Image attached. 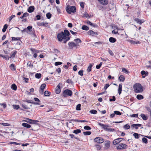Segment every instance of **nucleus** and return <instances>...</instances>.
Segmentation results:
<instances>
[{"label": "nucleus", "mask_w": 151, "mask_h": 151, "mask_svg": "<svg viewBox=\"0 0 151 151\" xmlns=\"http://www.w3.org/2000/svg\"><path fill=\"white\" fill-rule=\"evenodd\" d=\"M142 142L145 144L147 143V139L145 137H143L142 139Z\"/></svg>", "instance_id": "37"}, {"label": "nucleus", "mask_w": 151, "mask_h": 151, "mask_svg": "<svg viewBox=\"0 0 151 151\" xmlns=\"http://www.w3.org/2000/svg\"><path fill=\"white\" fill-rule=\"evenodd\" d=\"M60 88H57L55 90V92L57 94H59L60 92Z\"/></svg>", "instance_id": "55"}, {"label": "nucleus", "mask_w": 151, "mask_h": 151, "mask_svg": "<svg viewBox=\"0 0 151 151\" xmlns=\"http://www.w3.org/2000/svg\"><path fill=\"white\" fill-rule=\"evenodd\" d=\"M137 99L138 100H141L144 98L143 96L139 94L137 95L136 96Z\"/></svg>", "instance_id": "27"}, {"label": "nucleus", "mask_w": 151, "mask_h": 151, "mask_svg": "<svg viewBox=\"0 0 151 151\" xmlns=\"http://www.w3.org/2000/svg\"><path fill=\"white\" fill-rule=\"evenodd\" d=\"M68 45L70 49H72L74 47H76L77 45V44L72 42H69L68 43Z\"/></svg>", "instance_id": "9"}, {"label": "nucleus", "mask_w": 151, "mask_h": 151, "mask_svg": "<svg viewBox=\"0 0 151 151\" xmlns=\"http://www.w3.org/2000/svg\"><path fill=\"white\" fill-rule=\"evenodd\" d=\"M22 106L25 109H28L29 108L28 106L24 104H22Z\"/></svg>", "instance_id": "47"}, {"label": "nucleus", "mask_w": 151, "mask_h": 151, "mask_svg": "<svg viewBox=\"0 0 151 151\" xmlns=\"http://www.w3.org/2000/svg\"><path fill=\"white\" fill-rule=\"evenodd\" d=\"M138 114H132V115H131V117H137L138 116Z\"/></svg>", "instance_id": "56"}, {"label": "nucleus", "mask_w": 151, "mask_h": 151, "mask_svg": "<svg viewBox=\"0 0 151 151\" xmlns=\"http://www.w3.org/2000/svg\"><path fill=\"white\" fill-rule=\"evenodd\" d=\"M141 74L142 75H145V76L148 75V73L147 72H145L144 70H142L141 72Z\"/></svg>", "instance_id": "40"}, {"label": "nucleus", "mask_w": 151, "mask_h": 151, "mask_svg": "<svg viewBox=\"0 0 151 151\" xmlns=\"http://www.w3.org/2000/svg\"><path fill=\"white\" fill-rule=\"evenodd\" d=\"M64 34L67 37H69V36L70 35V33L68 30L67 29L64 30Z\"/></svg>", "instance_id": "16"}, {"label": "nucleus", "mask_w": 151, "mask_h": 151, "mask_svg": "<svg viewBox=\"0 0 151 151\" xmlns=\"http://www.w3.org/2000/svg\"><path fill=\"white\" fill-rule=\"evenodd\" d=\"M109 41L111 43H114L116 42V40L113 37H110L109 38Z\"/></svg>", "instance_id": "20"}, {"label": "nucleus", "mask_w": 151, "mask_h": 151, "mask_svg": "<svg viewBox=\"0 0 151 151\" xmlns=\"http://www.w3.org/2000/svg\"><path fill=\"white\" fill-rule=\"evenodd\" d=\"M101 127H102V129L108 132H113L115 131V129L111 128H109V126L108 125H104L101 123L98 124Z\"/></svg>", "instance_id": "3"}, {"label": "nucleus", "mask_w": 151, "mask_h": 151, "mask_svg": "<svg viewBox=\"0 0 151 151\" xmlns=\"http://www.w3.org/2000/svg\"><path fill=\"white\" fill-rule=\"evenodd\" d=\"M57 38L58 40L60 42H62L64 40L63 42L65 43L66 42L70 40V37H66L64 34V32H61L58 33L57 35Z\"/></svg>", "instance_id": "1"}, {"label": "nucleus", "mask_w": 151, "mask_h": 151, "mask_svg": "<svg viewBox=\"0 0 151 151\" xmlns=\"http://www.w3.org/2000/svg\"><path fill=\"white\" fill-rule=\"evenodd\" d=\"M45 24H47L48 23H46L45 24L44 22H37V25L39 26L42 25L44 26L45 27L46 26V25H45Z\"/></svg>", "instance_id": "35"}, {"label": "nucleus", "mask_w": 151, "mask_h": 151, "mask_svg": "<svg viewBox=\"0 0 151 151\" xmlns=\"http://www.w3.org/2000/svg\"><path fill=\"white\" fill-rule=\"evenodd\" d=\"M46 86V84L45 83H43L41 85V86L40 87V89L43 90H44V89L45 88Z\"/></svg>", "instance_id": "33"}, {"label": "nucleus", "mask_w": 151, "mask_h": 151, "mask_svg": "<svg viewBox=\"0 0 151 151\" xmlns=\"http://www.w3.org/2000/svg\"><path fill=\"white\" fill-rule=\"evenodd\" d=\"M142 126V125L140 124H133L131 125V127L132 128H134L136 129H138L139 127H140Z\"/></svg>", "instance_id": "11"}, {"label": "nucleus", "mask_w": 151, "mask_h": 151, "mask_svg": "<svg viewBox=\"0 0 151 151\" xmlns=\"http://www.w3.org/2000/svg\"><path fill=\"white\" fill-rule=\"evenodd\" d=\"M35 10V7L34 6H30L27 9V11L29 13H31L33 12Z\"/></svg>", "instance_id": "14"}, {"label": "nucleus", "mask_w": 151, "mask_h": 151, "mask_svg": "<svg viewBox=\"0 0 151 151\" xmlns=\"http://www.w3.org/2000/svg\"><path fill=\"white\" fill-rule=\"evenodd\" d=\"M90 112L93 114H96L97 113V111L95 110H91L90 111Z\"/></svg>", "instance_id": "44"}, {"label": "nucleus", "mask_w": 151, "mask_h": 151, "mask_svg": "<svg viewBox=\"0 0 151 151\" xmlns=\"http://www.w3.org/2000/svg\"><path fill=\"white\" fill-rule=\"evenodd\" d=\"M116 147L117 149L118 150H124L127 148L128 146L126 144L120 143Z\"/></svg>", "instance_id": "6"}, {"label": "nucleus", "mask_w": 151, "mask_h": 151, "mask_svg": "<svg viewBox=\"0 0 151 151\" xmlns=\"http://www.w3.org/2000/svg\"><path fill=\"white\" fill-rule=\"evenodd\" d=\"M56 71L58 73H59L61 72V69L60 68H58L56 70Z\"/></svg>", "instance_id": "62"}, {"label": "nucleus", "mask_w": 151, "mask_h": 151, "mask_svg": "<svg viewBox=\"0 0 151 151\" xmlns=\"http://www.w3.org/2000/svg\"><path fill=\"white\" fill-rule=\"evenodd\" d=\"M52 14L50 13H47L46 14V16L47 18L48 19H50L51 18Z\"/></svg>", "instance_id": "42"}, {"label": "nucleus", "mask_w": 151, "mask_h": 151, "mask_svg": "<svg viewBox=\"0 0 151 151\" xmlns=\"http://www.w3.org/2000/svg\"><path fill=\"white\" fill-rule=\"evenodd\" d=\"M26 120H24V121L31 124H36L39 122V121L37 120H33L29 118H25Z\"/></svg>", "instance_id": "7"}, {"label": "nucleus", "mask_w": 151, "mask_h": 151, "mask_svg": "<svg viewBox=\"0 0 151 151\" xmlns=\"http://www.w3.org/2000/svg\"><path fill=\"white\" fill-rule=\"evenodd\" d=\"M122 72L127 74L129 73V72L126 69L124 68H122Z\"/></svg>", "instance_id": "28"}, {"label": "nucleus", "mask_w": 151, "mask_h": 151, "mask_svg": "<svg viewBox=\"0 0 151 151\" xmlns=\"http://www.w3.org/2000/svg\"><path fill=\"white\" fill-rule=\"evenodd\" d=\"M105 146L106 147H109L110 146V142L109 141H108L107 142H106L105 143Z\"/></svg>", "instance_id": "61"}, {"label": "nucleus", "mask_w": 151, "mask_h": 151, "mask_svg": "<svg viewBox=\"0 0 151 151\" xmlns=\"http://www.w3.org/2000/svg\"><path fill=\"white\" fill-rule=\"evenodd\" d=\"M101 2V4L105 5L107 4L108 3V0H97Z\"/></svg>", "instance_id": "13"}, {"label": "nucleus", "mask_w": 151, "mask_h": 151, "mask_svg": "<svg viewBox=\"0 0 151 151\" xmlns=\"http://www.w3.org/2000/svg\"><path fill=\"white\" fill-rule=\"evenodd\" d=\"M9 67L10 68L13 70H16L15 66L14 64H11Z\"/></svg>", "instance_id": "19"}, {"label": "nucleus", "mask_w": 151, "mask_h": 151, "mask_svg": "<svg viewBox=\"0 0 151 151\" xmlns=\"http://www.w3.org/2000/svg\"><path fill=\"white\" fill-rule=\"evenodd\" d=\"M74 41H75V42H77L78 43H81V40H80L79 38H77V39H75L74 40Z\"/></svg>", "instance_id": "59"}, {"label": "nucleus", "mask_w": 151, "mask_h": 151, "mask_svg": "<svg viewBox=\"0 0 151 151\" xmlns=\"http://www.w3.org/2000/svg\"><path fill=\"white\" fill-rule=\"evenodd\" d=\"M81 104H79L77 105L76 107V109L77 110L79 111L81 110Z\"/></svg>", "instance_id": "46"}, {"label": "nucleus", "mask_w": 151, "mask_h": 151, "mask_svg": "<svg viewBox=\"0 0 151 151\" xmlns=\"http://www.w3.org/2000/svg\"><path fill=\"white\" fill-rule=\"evenodd\" d=\"M83 70H81L78 72V74L79 75H81L82 76L83 75Z\"/></svg>", "instance_id": "53"}, {"label": "nucleus", "mask_w": 151, "mask_h": 151, "mask_svg": "<svg viewBox=\"0 0 151 151\" xmlns=\"http://www.w3.org/2000/svg\"><path fill=\"white\" fill-rule=\"evenodd\" d=\"M102 62H101L100 63V64H99V65H96V68L97 69H99L102 65Z\"/></svg>", "instance_id": "54"}, {"label": "nucleus", "mask_w": 151, "mask_h": 151, "mask_svg": "<svg viewBox=\"0 0 151 151\" xmlns=\"http://www.w3.org/2000/svg\"><path fill=\"white\" fill-rule=\"evenodd\" d=\"M114 113L115 114L118 115H120L122 114L121 113L118 111H114Z\"/></svg>", "instance_id": "52"}, {"label": "nucleus", "mask_w": 151, "mask_h": 151, "mask_svg": "<svg viewBox=\"0 0 151 151\" xmlns=\"http://www.w3.org/2000/svg\"><path fill=\"white\" fill-rule=\"evenodd\" d=\"M91 131L84 132H83V134L85 135H89L91 134Z\"/></svg>", "instance_id": "34"}, {"label": "nucleus", "mask_w": 151, "mask_h": 151, "mask_svg": "<svg viewBox=\"0 0 151 151\" xmlns=\"http://www.w3.org/2000/svg\"><path fill=\"white\" fill-rule=\"evenodd\" d=\"M134 91L136 93H141L143 91V89L142 85L139 83H136L133 86Z\"/></svg>", "instance_id": "2"}, {"label": "nucleus", "mask_w": 151, "mask_h": 151, "mask_svg": "<svg viewBox=\"0 0 151 151\" xmlns=\"http://www.w3.org/2000/svg\"><path fill=\"white\" fill-rule=\"evenodd\" d=\"M140 116L143 120H146L147 119V117L145 114H142Z\"/></svg>", "instance_id": "24"}, {"label": "nucleus", "mask_w": 151, "mask_h": 151, "mask_svg": "<svg viewBox=\"0 0 151 151\" xmlns=\"http://www.w3.org/2000/svg\"><path fill=\"white\" fill-rule=\"evenodd\" d=\"M133 135L136 139H138L139 138V136L138 133H134Z\"/></svg>", "instance_id": "43"}, {"label": "nucleus", "mask_w": 151, "mask_h": 151, "mask_svg": "<svg viewBox=\"0 0 151 151\" xmlns=\"http://www.w3.org/2000/svg\"><path fill=\"white\" fill-rule=\"evenodd\" d=\"M66 11L68 13L71 14L72 13L76 12V9L75 6H70L66 8Z\"/></svg>", "instance_id": "4"}, {"label": "nucleus", "mask_w": 151, "mask_h": 151, "mask_svg": "<svg viewBox=\"0 0 151 151\" xmlns=\"http://www.w3.org/2000/svg\"><path fill=\"white\" fill-rule=\"evenodd\" d=\"M123 127L125 129H130V126L128 124H126Z\"/></svg>", "instance_id": "39"}, {"label": "nucleus", "mask_w": 151, "mask_h": 151, "mask_svg": "<svg viewBox=\"0 0 151 151\" xmlns=\"http://www.w3.org/2000/svg\"><path fill=\"white\" fill-rule=\"evenodd\" d=\"M17 52L16 51H14L13 52H11L10 54V58H14L15 57Z\"/></svg>", "instance_id": "15"}, {"label": "nucleus", "mask_w": 151, "mask_h": 151, "mask_svg": "<svg viewBox=\"0 0 151 151\" xmlns=\"http://www.w3.org/2000/svg\"><path fill=\"white\" fill-rule=\"evenodd\" d=\"M84 3L83 2H81L80 3L81 6L82 8H83L84 6Z\"/></svg>", "instance_id": "64"}, {"label": "nucleus", "mask_w": 151, "mask_h": 151, "mask_svg": "<svg viewBox=\"0 0 151 151\" xmlns=\"http://www.w3.org/2000/svg\"><path fill=\"white\" fill-rule=\"evenodd\" d=\"M82 29L85 30H88L89 29V28L86 25H83L82 26Z\"/></svg>", "instance_id": "29"}, {"label": "nucleus", "mask_w": 151, "mask_h": 151, "mask_svg": "<svg viewBox=\"0 0 151 151\" xmlns=\"http://www.w3.org/2000/svg\"><path fill=\"white\" fill-rule=\"evenodd\" d=\"M109 86H110V85L109 84H108V83L106 84L105 85V86L104 87V89L105 90H106L107 89V88Z\"/></svg>", "instance_id": "57"}, {"label": "nucleus", "mask_w": 151, "mask_h": 151, "mask_svg": "<svg viewBox=\"0 0 151 151\" xmlns=\"http://www.w3.org/2000/svg\"><path fill=\"white\" fill-rule=\"evenodd\" d=\"M34 100L35 101H36V102L39 103H40V100L37 98H34Z\"/></svg>", "instance_id": "58"}, {"label": "nucleus", "mask_w": 151, "mask_h": 151, "mask_svg": "<svg viewBox=\"0 0 151 151\" xmlns=\"http://www.w3.org/2000/svg\"><path fill=\"white\" fill-rule=\"evenodd\" d=\"M81 56L80 55H78L76 59L77 60V61L78 62H79L81 60Z\"/></svg>", "instance_id": "51"}, {"label": "nucleus", "mask_w": 151, "mask_h": 151, "mask_svg": "<svg viewBox=\"0 0 151 151\" xmlns=\"http://www.w3.org/2000/svg\"><path fill=\"white\" fill-rule=\"evenodd\" d=\"M84 129H85L87 130H90L91 129V128L88 126H84Z\"/></svg>", "instance_id": "49"}, {"label": "nucleus", "mask_w": 151, "mask_h": 151, "mask_svg": "<svg viewBox=\"0 0 151 151\" xmlns=\"http://www.w3.org/2000/svg\"><path fill=\"white\" fill-rule=\"evenodd\" d=\"M32 37L33 38V39L35 40V38L37 36L35 34V32L34 31L32 32Z\"/></svg>", "instance_id": "45"}, {"label": "nucleus", "mask_w": 151, "mask_h": 151, "mask_svg": "<svg viewBox=\"0 0 151 151\" xmlns=\"http://www.w3.org/2000/svg\"><path fill=\"white\" fill-rule=\"evenodd\" d=\"M50 92L48 91H45L44 93V95L46 96H49L50 95Z\"/></svg>", "instance_id": "25"}, {"label": "nucleus", "mask_w": 151, "mask_h": 151, "mask_svg": "<svg viewBox=\"0 0 151 151\" xmlns=\"http://www.w3.org/2000/svg\"><path fill=\"white\" fill-rule=\"evenodd\" d=\"M22 126L27 128H29L31 127L30 124L26 123H23L22 124Z\"/></svg>", "instance_id": "23"}, {"label": "nucleus", "mask_w": 151, "mask_h": 151, "mask_svg": "<svg viewBox=\"0 0 151 151\" xmlns=\"http://www.w3.org/2000/svg\"><path fill=\"white\" fill-rule=\"evenodd\" d=\"M81 131L80 129H77L74 130L73 131V133L75 134H77L79 133H81Z\"/></svg>", "instance_id": "31"}, {"label": "nucleus", "mask_w": 151, "mask_h": 151, "mask_svg": "<svg viewBox=\"0 0 151 151\" xmlns=\"http://www.w3.org/2000/svg\"><path fill=\"white\" fill-rule=\"evenodd\" d=\"M94 141L95 142L98 143H103L104 141L103 139L100 137H96L94 139Z\"/></svg>", "instance_id": "8"}, {"label": "nucleus", "mask_w": 151, "mask_h": 151, "mask_svg": "<svg viewBox=\"0 0 151 151\" xmlns=\"http://www.w3.org/2000/svg\"><path fill=\"white\" fill-rule=\"evenodd\" d=\"M27 65L31 68H32L33 66V64L30 61L28 62Z\"/></svg>", "instance_id": "38"}, {"label": "nucleus", "mask_w": 151, "mask_h": 151, "mask_svg": "<svg viewBox=\"0 0 151 151\" xmlns=\"http://www.w3.org/2000/svg\"><path fill=\"white\" fill-rule=\"evenodd\" d=\"M72 91L69 89H66L64 90L63 93V95L64 97H67L68 96H71L72 94Z\"/></svg>", "instance_id": "5"}, {"label": "nucleus", "mask_w": 151, "mask_h": 151, "mask_svg": "<svg viewBox=\"0 0 151 151\" xmlns=\"http://www.w3.org/2000/svg\"><path fill=\"white\" fill-rule=\"evenodd\" d=\"M122 83L120 84L119 85V88L118 89V93L120 95L122 92Z\"/></svg>", "instance_id": "17"}, {"label": "nucleus", "mask_w": 151, "mask_h": 151, "mask_svg": "<svg viewBox=\"0 0 151 151\" xmlns=\"http://www.w3.org/2000/svg\"><path fill=\"white\" fill-rule=\"evenodd\" d=\"M130 42L132 44H137L139 43H140V42L139 41H135L134 40H131Z\"/></svg>", "instance_id": "32"}, {"label": "nucleus", "mask_w": 151, "mask_h": 151, "mask_svg": "<svg viewBox=\"0 0 151 151\" xmlns=\"http://www.w3.org/2000/svg\"><path fill=\"white\" fill-rule=\"evenodd\" d=\"M95 146H96V148L97 150H100V149H101V147L99 145H96Z\"/></svg>", "instance_id": "63"}, {"label": "nucleus", "mask_w": 151, "mask_h": 151, "mask_svg": "<svg viewBox=\"0 0 151 151\" xmlns=\"http://www.w3.org/2000/svg\"><path fill=\"white\" fill-rule=\"evenodd\" d=\"M35 76L36 78L39 79L41 77V74L40 73H37L35 74Z\"/></svg>", "instance_id": "30"}, {"label": "nucleus", "mask_w": 151, "mask_h": 151, "mask_svg": "<svg viewBox=\"0 0 151 151\" xmlns=\"http://www.w3.org/2000/svg\"><path fill=\"white\" fill-rule=\"evenodd\" d=\"M118 138L114 139L113 141V143L114 145H116L117 144L119 143L120 142Z\"/></svg>", "instance_id": "22"}, {"label": "nucleus", "mask_w": 151, "mask_h": 151, "mask_svg": "<svg viewBox=\"0 0 151 151\" xmlns=\"http://www.w3.org/2000/svg\"><path fill=\"white\" fill-rule=\"evenodd\" d=\"M14 109L16 110L18 109L19 108V105H13Z\"/></svg>", "instance_id": "48"}, {"label": "nucleus", "mask_w": 151, "mask_h": 151, "mask_svg": "<svg viewBox=\"0 0 151 151\" xmlns=\"http://www.w3.org/2000/svg\"><path fill=\"white\" fill-rule=\"evenodd\" d=\"M7 27H8V25L7 24H5L4 25L3 28L2 29V32H4L6 31V29L7 28Z\"/></svg>", "instance_id": "36"}, {"label": "nucleus", "mask_w": 151, "mask_h": 151, "mask_svg": "<svg viewBox=\"0 0 151 151\" xmlns=\"http://www.w3.org/2000/svg\"><path fill=\"white\" fill-rule=\"evenodd\" d=\"M134 20L138 24H141L143 23L145 21L143 19H142L141 20L138 18H135L134 19Z\"/></svg>", "instance_id": "12"}, {"label": "nucleus", "mask_w": 151, "mask_h": 151, "mask_svg": "<svg viewBox=\"0 0 151 151\" xmlns=\"http://www.w3.org/2000/svg\"><path fill=\"white\" fill-rule=\"evenodd\" d=\"M11 88L14 90V91H16L17 88V87L15 84H12L11 86Z\"/></svg>", "instance_id": "21"}, {"label": "nucleus", "mask_w": 151, "mask_h": 151, "mask_svg": "<svg viewBox=\"0 0 151 151\" xmlns=\"http://www.w3.org/2000/svg\"><path fill=\"white\" fill-rule=\"evenodd\" d=\"M62 63L60 62H56L55 63V66L60 65L62 64Z\"/></svg>", "instance_id": "60"}, {"label": "nucleus", "mask_w": 151, "mask_h": 151, "mask_svg": "<svg viewBox=\"0 0 151 151\" xmlns=\"http://www.w3.org/2000/svg\"><path fill=\"white\" fill-rule=\"evenodd\" d=\"M66 82L68 83H71V84L73 83V82L70 79H68L67 80Z\"/></svg>", "instance_id": "50"}, {"label": "nucleus", "mask_w": 151, "mask_h": 151, "mask_svg": "<svg viewBox=\"0 0 151 151\" xmlns=\"http://www.w3.org/2000/svg\"><path fill=\"white\" fill-rule=\"evenodd\" d=\"M88 34L89 35H91L92 36H94L98 35L97 32H94L92 30H90L88 32Z\"/></svg>", "instance_id": "10"}, {"label": "nucleus", "mask_w": 151, "mask_h": 151, "mask_svg": "<svg viewBox=\"0 0 151 151\" xmlns=\"http://www.w3.org/2000/svg\"><path fill=\"white\" fill-rule=\"evenodd\" d=\"M20 40V38L19 37H12V41H18Z\"/></svg>", "instance_id": "41"}, {"label": "nucleus", "mask_w": 151, "mask_h": 151, "mask_svg": "<svg viewBox=\"0 0 151 151\" xmlns=\"http://www.w3.org/2000/svg\"><path fill=\"white\" fill-rule=\"evenodd\" d=\"M93 66V65L92 64H90L88 66V69H87V71L88 72H89L91 71V68Z\"/></svg>", "instance_id": "26"}, {"label": "nucleus", "mask_w": 151, "mask_h": 151, "mask_svg": "<svg viewBox=\"0 0 151 151\" xmlns=\"http://www.w3.org/2000/svg\"><path fill=\"white\" fill-rule=\"evenodd\" d=\"M119 81L123 82L125 80V77L122 75H121L119 78Z\"/></svg>", "instance_id": "18"}]
</instances>
